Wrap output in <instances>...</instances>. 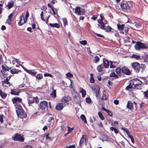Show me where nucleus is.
Returning <instances> with one entry per match:
<instances>
[{"mask_svg":"<svg viewBox=\"0 0 148 148\" xmlns=\"http://www.w3.org/2000/svg\"><path fill=\"white\" fill-rule=\"evenodd\" d=\"M12 138L14 140L21 142H23L25 140L23 136L18 133H16L14 136H12Z\"/></svg>","mask_w":148,"mask_h":148,"instance_id":"2","label":"nucleus"},{"mask_svg":"<svg viewBox=\"0 0 148 148\" xmlns=\"http://www.w3.org/2000/svg\"><path fill=\"white\" fill-rule=\"evenodd\" d=\"M80 118L86 124L87 123V121L86 119V117L84 115L82 114L80 116Z\"/></svg>","mask_w":148,"mask_h":148,"instance_id":"34","label":"nucleus"},{"mask_svg":"<svg viewBox=\"0 0 148 148\" xmlns=\"http://www.w3.org/2000/svg\"><path fill=\"white\" fill-rule=\"evenodd\" d=\"M3 4H0V14L2 13L3 11Z\"/></svg>","mask_w":148,"mask_h":148,"instance_id":"57","label":"nucleus"},{"mask_svg":"<svg viewBox=\"0 0 148 148\" xmlns=\"http://www.w3.org/2000/svg\"><path fill=\"white\" fill-rule=\"evenodd\" d=\"M142 60H143L144 61L148 62V54L143 56H142Z\"/></svg>","mask_w":148,"mask_h":148,"instance_id":"39","label":"nucleus"},{"mask_svg":"<svg viewBox=\"0 0 148 148\" xmlns=\"http://www.w3.org/2000/svg\"><path fill=\"white\" fill-rule=\"evenodd\" d=\"M110 130L112 131H114V132L116 134L118 133L119 132L118 130L115 127H111L110 128Z\"/></svg>","mask_w":148,"mask_h":148,"instance_id":"44","label":"nucleus"},{"mask_svg":"<svg viewBox=\"0 0 148 148\" xmlns=\"http://www.w3.org/2000/svg\"><path fill=\"white\" fill-rule=\"evenodd\" d=\"M19 92H20V91H16L14 90V89L12 90L10 92V93L11 95H19Z\"/></svg>","mask_w":148,"mask_h":148,"instance_id":"35","label":"nucleus"},{"mask_svg":"<svg viewBox=\"0 0 148 148\" xmlns=\"http://www.w3.org/2000/svg\"><path fill=\"white\" fill-rule=\"evenodd\" d=\"M131 58H134L137 60H142V57L139 55H136L135 54H133L131 56Z\"/></svg>","mask_w":148,"mask_h":148,"instance_id":"29","label":"nucleus"},{"mask_svg":"<svg viewBox=\"0 0 148 148\" xmlns=\"http://www.w3.org/2000/svg\"><path fill=\"white\" fill-rule=\"evenodd\" d=\"M108 98V96L107 93L105 91L103 92V95L99 103L101 105L104 104L105 103L103 100H106Z\"/></svg>","mask_w":148,"mask_h":148,"instance_id":"9","label":"nucleus"},{"mask_svg":"<svg viewBox=\"0 0 148 148\" xmlns=\"http://www.w3.org/2000/svg\"><path fill=\"white\" fill-rule=\"evenodd\" d=\"M20 19L18 24L19 26H21L26 23L27 21L25 19L23 16H21L19 18Z\"/></svg>","mask_w":148,"mask_h":148,"instance_id":"12","label":"nucleus"},{"mask_svg":"<svg viewBox=\"0 0 148 148\" xmlns=\"http://www.w3.org/2000/svg\"><path fill=\"white\" fill-rule=\"evenodd\" d=\"M67 128H68V134H70L71 133L72 131L71 129V128L68 126H67Z\"/></svg>","mask_w":148,"mask_h":148,"instance_id":"58","label":"nucleus"},{"mask_svg":"<svg viewBox=\"0 0 148 148\" xmlns=\"http://www.w3.org/2000/svg\"><path fill=\"white\" fill-rule=\"evenodd\" d=\"M23 147L24 148H33L32 146L28 145L24 146Z\"/></svg>","mask_w":148,"mask_h":148,"instance_id":"64","label":"nucleus"},{"mask_svg":"<svg viewBox=\"0 0 148 148\" xmlns=\"http://www.w3.org/2000/svg\"><path fill=\"white\" fill-rule=\"evenodd\" d=\"M21 72V71L20 70L17 69L16 68L11 69L10 71V72L13 74H17Z\"/></svg>","mask_w":148,"mask_h":148,"instance_id":"24","label":"nucleus"},{"mask_svg":"<svg viewBox=\"0 0 148 148\" xmlns=\"http://www.w3.org/2000/svg\"><path fill=\"white\" fill-rule=\"evenodd\" d=\"M121 73L127 75H130L131 74V72L129 69L125 66H123L122 67Z\"/></svg>","mask_w":148,"mask_h":148,"instance_id":"10","label":"nucleus"},{"mask_svg":"<svg viewBox=\"0 0 148 148\" xmlns=\"http://www.w3.org/2000/svg\"><path fill=\"white\" fill-rule=\"evenodd\" d=\"M63 21L64 23V26H65L66 25H68L67 23V21L66 19V18H63Z\"/></svg>","mask_w":148,"mask_h":148,"instance_id":"51","label":"nucleus"},{"mask_svg":"<svg viewBox=\"0 0 148 148\" xmlns=\"http://www.w3.org/2000/svg\"><path fill=\"white\" fill-rule=\"evenodd\" d=\"M104 66L102 64L99 65L97 67V70L99 72H101L102 69L103 68Z\"/></svg>","mask_w":148,"mask_h":148,"instance_id":"36","label":"nucleus"},{"mask_svg":"<svg viewBox=\"0 0 148 148\" xmlns=\"http://www.w3.org/2000/svg\"><path fill=\"white\" fill-rule=\"evenodd\" d=\"M64 108L63 104L62 103H58L55 107L56 109L57 110H61Z\"/></svg>","mask_w":148,"mask_h":148,"instance_id":"17","label":"nucleus"},{"mask_svg":"<svg viewBox=\"0 0 148 148\" xmlns=\"http://www.w3.org/2000/svg\"><path fill=\"white\" fill-rule=\"evenodd\" d=\"M98 115L99 117L102 120H103L104 119V117L101 112H98Z\"/></svg>","mask_w":148,"mask_h":148,"instance_id":"47","label":"nucleus"},{"mask_svg":"<svg viewBox=\"0 0 148 148\" xmlns=\"http://www.w3.org/2000/svg\"><path fill=\"white\" fill-rule=\"evenodd\" d=\"M75 13L78 15H84L85 13V10L80 7H76L75 9Z\"/></svg>","mask_w":148,"mask_h":148,"instance_id":"6","label":"nucleus"},{"mask_svg":"<svg viewBox=\"0 0 148 148\" xmlns=\"http://www.w3.org/2000/svg\"><path fill=\"white\" fill-rule=\"evenodd\" d=\"M12 101L13 104L21 103L22 102V99L18 97H13L12 99Z\"/></svg>","mask_w":148,"mask_h":148,"instance_id":"11","label":"nucleus"},{"mask_svg":"<svg viewBox=\"0 0 148 148\" xmlns=\"http://www.w3.org/2000/svg\"><path fill=\"white\" fill-rule=\"evenodd\" d=\"M90 82L92 83H94L95 82V80L93 77V75L92 73H91L90 74Z\"/></svg>","mask_w":148,"mask_h":148,"instance_id":"46","label":"nucleus"},{"mask_svg":"<svg viewBox=\"0 0 148 148\" xmlns=\"http://www.w3.org/2000/svg\"><path fill=\"white\" fill-rule=\"evenodd\" d=\"M143 94L144 95V97L148 99V89L145 91L143 92Z\"/></svg>","mask_w":148,"mask_h":148,"instance_id":"48","label":"nucleus"},{"mask_svg":"<svg viewBox=\"0 0 148 148\" xmlns=\"http://www.w3.org/2000/svg\"><path fill=\"white\" fill-rule=\"evenodd\" d=\"M105 24L103 22V23L100 24H98L97 25L100 29L103 30H104L106 27Z\"/></svg>","mask_w":148,"mask_h":148,"instance_id":"37","label":"nucleus"},{"mask_svg":"<svg viewBox=\"0 0 148 148\" xmlns=\"http://www.w3.org/2000/svg\"><path fill=\"white\" fill-rule=\"evenodd\" d=\"M132 68L136 71L137 72H139L140 68V64L137 62H134L131 63Z\"/></svg>","mask_w":148,"mask_h":148,"instance_id":"5","label":"nucleus"},{"mask_svg":"<svg viewBox=\"0 0 148 148\" xmlns=\"http://www.w3.org/2000/svg\"><path fill=\"white\" fill-rule=\"evenodd\" d=\"M92 89L95 92L96 96L97 97L99 94V88L98 86H96L95 87V88H92Z\"/></svg>","mask_w":148,"mask_h":148,"instance_id":"23","label":"nucleus"},{"mask_svg":"<svg viewBox=\"0 0 148 148\" xmlns=\"http://www.w3.org/2000/svg\"><path fill=\"white\" fill-rule=\"evenodd\" d=\"M18 116L20 118H26L27 116L26 113L23 110L19 111L18 112H16Z\"/></svg>","mask_w":148,"mask_h":148,"instance_id":"7","label":"nucleus"},{"mask_svg":"<svg viewBox=\"0 0 148 148\" xmlns=\"http://www.w3.org/2000/svg\"><path fill=\"white\" fill-rule=\"evenodd\" d=\"M121 130L125 131L126 133L127 136L130 135V132L127 129L124 127H122Z\"/></svg>","mask_w":148,"mask_h":148,"instance_id":"45","label":"nucleus"},{"mask_svg":"<svg viewBox=\"0 0 148 148\" xmlns=\"http://www.w3.org/2000/svg\"><path fill=\"white\" fill-rule=\"evenodd\" d=\"M142 42H137L134 46V47L136 50L138 51L142 49Z\"/></svg>","mask_w":148,"mask_h":148,"instance_id":"16","label":"nucleus"},{"mask_svg":"<svg viewBox=\"0 0 148 148\" xmlns=\"http://www.w3.org/2000/svg\"><path fill=\"white\" fill-rule=\"evenodd\" d=\"M86 101L87 103H91V100L89 97H87L86 99Z\"/></svg>","mask_w":148,"mask_h":148,"instance_id":"50","label":"nucleus"},{"mask_svg":"<svg viewBox=\"0 0 148 148\" xmlns=\"http://www.w3.org/2000/svg\"><path fill=\"white\" fill-rule=\"evenodd\" d=\"M66 75L67 77H71L73 76V75L70 72L67 73L66 74Z\"/></svg>","mask_w":148,"mask_h":148,"instance_id":"61","label":"nucleus"},{"mask_svg":"<svg viewBox=\"0 0 148 148\" xmlns=\"http://www.w3.org/2000/svg\"><path fill=\"white\" fill-rule=\"evenodd\" d=\"M142 49H146L148 48V44L142 42Z\"/></svg>","mask_w":148,"mask_h":148,"instance_id":"40","label":"nucleus"},{"mask_svg":"<svg viewBox=\"0 0 148 148\" xmlns=\"http://www.w3.org/2000/svg\"><path fill=\"white\" fill-rule=\"evenodd\" d=\"M129 28L128 27H125L124 29L125 32L126 34H127L128 32Z\"/></svg>","mask_w":148,"mask_h":148,"instance_id":"62","label":"nucleus"},{"mask_svg":"<svg viewBox=\"0 0 148 148\" xmlns=\"http://www.w3.org/2000/svg\"><path fill=\"white\" fill-rule=\"evenodd\" d=\"M41 9L44 11H45L47 9V6L46 5H42L41 8Z\"/></svg>","mask_w":148,"mask_h":148,"instance_id":"59","label":"nucleus"},{"mask_svg":"<svg viewBox=\"0 0 148 148\" xmlns=\"http://www.w3.org/2000/svg\"><path fill=\"white\" fill-rule=\"evenodd\" d=\"M52 92L50 94V95L53 98H55L56 96V90H54L53 88H52Z\"/></svg>","mask_w":148,"mask_h":148,"instance_id":"31","label":"nucleus"},{"mask_svg":"<svg viewBox=\"0 0 148 148\" xmlns=\"http://www.w3.org/2000/svg\"><path fill=\"white\" fill-rule=\"evenodd\" d=\"M2 83L3 84H9V85H10V83L9 81H6L5 79H4L3 81H2Z\"/></svg>","mask_w":148,"mask_h":148,"instance_id":"55","label":"nucleus"},{"mask_svg":"<svg viewBox=\"0 0 148 148\" xmlns=\"http://www.w3.org/2000/svg\"><path fill=\"white\" fill-rule=\"evenodd\" d=\"M134 26H135L137 28H139L141 26V25L140 23H137L134 22Z\"/></svg>","mask_w":148,"mask_h":148,"instance_id":"52","label":"nucleus"},{"mask_svg":"<svg viewBox=\"0 0 148 148\" xmlns=\"http://www.w3.org/2000/svg\"><path fill=\"white\" fill-rule=\"evenodd\" d=\"M121 9L124 11H125L127 8V4L125 3L121 2Z\"/></svg>","mask_w":148,"mask_h":148,"instance_id":"21","label":"nucleus"},{"mask_svg":"<svg viewBox=\"0 0 148 148\" xmlns=\"http://www.w3.org/2000/svg\"><path fill=\"white\" fill-rule=\"evenodd\" d=\"M36 79H42L43 77L41 73H39L35 76Z\"/></svg>","mask_w":148,"mask_h":148,"instance_id":"42","label":"nucleus"},{"mask_svg":"<svg viewBox=\"0 0 148 148\" xmlns=\"http://www.w3.org/2000/svg\"><path fill=\"white\" fill-rule=\"evenodd\" d=\"M102 109L103 110L106 112L110 116H112L113 115V113L111 111L106 109L103 107H102Z\"/></svg>","mask_w":148,"mask_h":148,"instance_id":"27","label":"nucleus"},{"mask_svg":"<svg viewBox=\"0 0 148 148\" xmlns=\"http://www.w3.org/2000/svg\"><path fill=\"white\" fill-rule=\"evenodd\" d=\"M79 42L81 44L84 45H85L87 44V42L85 40L80 41Z\"/></svg>","mask_w":148,"mask_h":148,"instance_id":"53","label":"nucleus"},{"mask_svg":"<svg viewBox=\"0 0 148 148\" xmlns=\"http://www.w3.org/2000/svg\"><path fill=\"white\" fill-rule=\"evenodd\" d=\"M122 68L120 67H118L115 69V72L118 75V76H121L122 73H121Z\"/></svg>","mask_w":148,"mask_h":148,"instance_id":"22","label":"nucleus"},{"mask_svg":"<svg viewBox=\"0 0 148 148\" xmlns=\"http://www.w3.org/2000/svg\"><path fill=\"white\" fill-rule=\"evenodd\" d=\"M14 5V2L13 0H11L8 3L6 6L8 7V9H10L12 8Z\"/></svg>","mask_w":148,"mask_h":148,"instance_id":"26","label":"nucleus"},{"mask_svg":"<svg viewBox=\"0 0 148 148\" xmlns=\"http://www.w3.org/2000/svg\"><path fill=\"white\" fill-rule=\"evenodd\" d=\"M49 25L52 27H56L58 28L60 27V25L58 23H54L53 24L49 23Z\"/></svg>","mask_w":148,"mask_h":148,"instance_id":"28","label":"nucleus"},{"mask_svg":"<svg viewBox=\"0 0 148 148\" xmlns=\"http://www.w3.org/2000/svg\"><path fill=\"white\" fill-rule=\"evenodd\" d=\"M126 4H127V8L129 9V8L132 6V5L131 3L129 2H127Z\"/></svg>","mask_w":148,"mask_h":148,"instance_id":"54","label":"nucleus"},{"mask_svg":"<svg viewBox=\"0 0 148 148\" xmlns=\"http://www.w3.org/2000/svg\"><path fill=\"white\" fill-rule=\"evenodd\" d=\"M38 110H45L46 108L47 109L48 107V102L45 101H40L38 105Z\"/></svg>","mask_w":148,"mask_h":148,"instance_id":"1","label":"nucleus"},{"mask_svg":"<svg viewBox=\"0 0 148 148\" xmlns=\"http://www.w3.org/2000/svg\"><path fill=\"white\" fill-rule=\"evenodd\" d=\"M40 15L41 19L43 21H45V20L43 18V11L41 12Z\"/></svg>","mask_w":148,"mask_h":148,"instance_id":"56","label":"nucleus"},{"mask_svg":"<svg viewBox=\"0 0 148 148\" xmlns=\"http://www.w3.org/2000/svg\"><path fill=\"white\" fill-rule=\"evenodd\" d=\"M109 76L110 77H114L116 79H118L119 78V76H118V75L115 73L114 71L110 73Z\"/></svg>","mask_w":148,"mask_h":148,"instance_id":"30","label":"nucleus"},{"mask_svg":"<svg viewBox=\"0 0 148 148\" xmlns=\"http://www.w3.org/2000/svg\"><path fill=\"white\" fill-rule=\"evenodd\" d=\"M103 64L104 68H108L110 65L109 61L105 58L103 59Z\"/></svg>","mask_w":148,"mask_h":148,"instance_id":"13","label":"nucleus"},{"mask_svg":"<svg viewBox=\"0 0 148 148\" xmlns=\"http://www.w3.org/2000/svg\"><path fill=\"white\" fill-rule=\"evenodd\" d=\"M71 99L70 97L67 96H64L62 99L61 102L64 103H66L67 102L71 100Z\"/></svg>","mask_w":148,"mask_h":148,"instance_id":"19","label":"nucleus"},{"mask_svg":"<svg viewBox=\"0 0 148 148\" xmlns=\"http://www.w3.org/2000/svg\"><path fill=\"white\" fill-rule=\"evenodd\" d=\"M0 96L3 99L5 98L7 96V94L3 92L2 90L0 89Z\"/></svg>","mask_w":148,"mask_h":148,"instance_id":"32","label":"nucleus"},{"mask_svg":"<svg viewBox=\"0 0 148 148\" xmlns=\"http://www.w3.org/2000/svg\"><path fill=\"white\" fill-rule=\"evenodd\" d=\"M110 68L111 69L115 68L118 64V63L117 62L110 61Z\"/></svg>","mask_w":148,"mask_h":148,"instance_id":"20","label":"nucleus"},{"mask_svg":"<svg viewBox=\"0 0 148 148\" xmlns=\"http://www.w3.org/2000/svg\"><path fill=\"white\" fill-rule=\"evenodd\" d=\"M127 108L130 109H132L133 108V104L130 101H128L127 104L126 106Z\"/></svg>","mask_w":148,"mask_h":148,"instance_id":"25","label":"nucleus"},{"mask_svg":"<svg viewBox=\"0 0 148 148\" xmlns=\"http://www.w3.org/2000/svg\"><path fill=\"white\" fill-rule=\"evenodd\" d=\"M1 67L2 70L0 72L1 73L2 76L4 77H7L10 73V71L7 70L5 66L3 65H2Z\"/></svg>","mask_w":148,"mask_h":148,"instance_id":"4","label":"nucleus"},{"mask_svg":"<svg viewBox=\"0 0 148 148\" xmlns=\"http://www.w3.org/2000/svg\"><path fill=\"white\" fill-rule=\"evenodd\" d=\"M14 106L15 108L16 112H18L19 111L23 110L21 105L19 103H16L14 104Z\"/></svg>","mask_w":148,"mask_h":148,"instance_id":"18","label":"nucleus"},{"mask_svg":"<svg viewBox=\"0 0 148 148\" xmlns=\"http://www.w3.org/2000/svg\"><path fill=\"white\" fill-rule=\"evenodd\" d=\"M99 61V58L98 56H96L94 57V62L97 63Z\"/></svg>","mask_w":148,"mask_h":148,"instance_id":"49","label":"nucleus"},{"mask_svg":"<svg viewBox=\"0 0 148 148\" xmlns=\"http://www.w3.org/2000/svg\"><path fill=\"white\" fill-rule=\"evenodd\" d=\"M28 104L29 106H31V104L35 103H38L39 100L37 97H29L27 99Z\"/></svg>","mask_w":148,"mask_h":148,"instance_id":"3","label":"nucleus"},{"mask_svg":"<svg viewBox=\"0 0 148 148\" xmlns=\"http://www.w3.org/2000/svg\"><path fill=\"white\" fill-rule=\"evenodd\" d=\"M134 83L135 82L133 79L131 80L129 85L126 87V89L128 90L129 89L131 88L137 89Z\"/></svg>","mask_w":148,"mask_h":148,"instance_id":"8","label":"nucleus"},{"mask_svg":"<svg viewBox=\"0 0 148 148\" xmlns=\"http://www.w3.org/2000/svg\"><path fill=\"white\" fill-rule=\"evenodd\" d=\"M135 85L136 86L137 89H138V87L142 84V82L139 79H133Z\"/></svg>","mask_w":148,"mask_h":148,"instance_id":"15","label":"nucleus"},{"mask_svg":"<svg viewBox=\"0 0 148 148\" xmlns=\"http://www.w3.org/2000/svg\"><path fill=\"white\" fill-rule=\"evenodd\" d=\"M117 27L119 29L122 30L125 27V25L124 24L121 25L118 24H117Z\"/></svg>","mask_w":148,"mask_h":148,"instance_id":"33","label":"nucleus"},{"mask_svg":"<svg viewBox=\"0 0 148 148\" xmlns=\"http://www.w3.org/2000/svg\"><path fill=\"white\" fill-rule=\"evenodd\" d=\"M80 92L82 93V97H84L86 95V90L83 88H82L81 90L80 91Z\"/></svg>","mask_w":148,"mask_h":148,"instance_id":"38","label":"nucleus"},{"mask_svg":"<svg viewBox=\"0 0 148 148\" xmlns=\"http://www.w3.org/2000/svg\"><path fill=\"white\" fill-rule=\"evenodd\" d=\"M112 28L109 26H107L106 27H105L104 30H105L107 32H110L111 31Z\"/></svg>","mask_w":148,"mask_h":148,"instance_id":"43","label":"nucleus"},{"mask_svg":"<svg viewBox=\"0 0 148 148\" xmlns=\"http://www.w3.org/2000/svg\"><path fill=\"white\" fill-rule=\"evenodd\" d=\"M50 134V133H48L47 134H44V136H45L46 137V140L48 139L49 141H51V138L49 136Z\"/></svg>","mask_w":148,"mask_h":148,"instance_id":"41","label":"nucleus"},{"mask_svg":"<svg viewBox=\"0 0 148 148\" xmlns=\"http://www.w3.org/2000/svg\"><path fill=\"white\" fill-rule=\"evenodd\" d=\"M24 70L27 73H28L33 76H35L37 73V72L36 71H33V70H29L26 68H24Z\"/></svg>","mask_w":148,"mask_h":148,"instance_id":"14","label":"nucleus"},{"mask_svg":"<svg viewBox=\"0 0 148 148\" xmlns=\"http://www.w3.org/2000/svg\"><path fill=\"white\" fill-rule=\"evenodd\" d=\"M29 16V14L28 11L27 10L26 12V14L25 15V18L26 19V20L27 21V20L28 17Z\"/></svg>","mask_w":148,"mask_h":148,"instance_id":"60","label":"nucleus"},{"mask_svg":"<svg viewBox=\"0 0 148 148\" xmlns=\"http://www.w3.org/2000/svg\"><path fill=\"white\" fill-rule=\"evenodd\" d=\"M66 147L67 148H76V147L74 145H70L68 146H66Z\"/></svg>","mask_w":148,"mask_h":148,"instance_id":"63","label":"nucleus"}]
</instances>
